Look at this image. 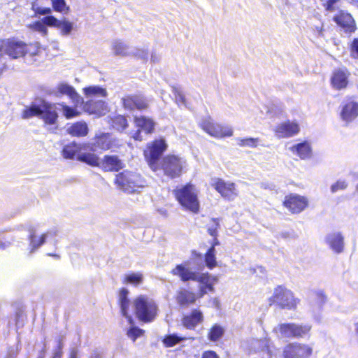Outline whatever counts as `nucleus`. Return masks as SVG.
Segmentation results:
<instances>
[{
    "mask_svg": "<svg viewBox=\"0 0 358 358\" xmlns=\"http://www.w3.org/2000/svg\"><path fill=\"white\" fill-rule=\"evenodd\" d=\"M194 256V264L196 265V268L191 267V262L189 260L185 261L180 264L176 266L171 273L176 276L180 278V280L185 282L189 280L199 282L200 285L207 284L210 282V275L208 273H200L204 268L202 255L196 251H192Z\"/></svg>",
    "mask_w": 358,
    "mask_h": 358,
    "instance_id": "obj_1",
    "label": "nucleus"
},
{
    "mask_svg": "<svg viewBox=\"0 0 358 358\" xmlns=\"http://www.w3.org/2000/svg\"><path fill=\"white\" fill-rule=\"evenodd\" d=\"M60 110L58 103H51L44 99L36 100L27 106L22 113L23 119L38 117L47 124H56L58 118L57 111Z\"/></svg>",
    "mask_w": 358,
    "mask_h": 358,
    "instance_id": "obj_2",
    "label": "nucleus"
},
{
    "mask_svg": "<svg viewBox=\"0 0 358 358\" xmlns=\"http://www.w3.org/2000/svg\"><path fill=\"white\" fill-rule=\"evenodd\" d=\"M115 184L123 192L132 194L145 187L146 181L140 173L127 170L116 175Z\"/></svg>",
    "mask_w": 358,
    "mask_h": 358,
    "instance_id": "obj_3",
    "label": "nucleus"
},
{
    "mask_svg": "<svg viewBox=\"0 0 358 358\" xmlns=\"http://www.w3.org/2000/svg\"><path fill=\"white\" fill-rule=\"evenodd\" d=\"M175 195L180 204L185 208L197 213L199 209V202L197 191L194 185L187 184L175 190Z\"/></svg>",
    "mask_w": 358,
    "mask_h": 358,
    "instance_id": "obj_4",
    "label": "nucleus"
},
{
    "mask_svg": "<svg viewBox=\"0 0 358 358\" xmlns=\"http://www.w3.org/2000/svg\"><path fill=\"white\" fill-rule=\"evenodd\" d=\"M133 303L136 317L141 321L150 322L154 320L157 315V305L152 299L139 296Z\"/></svg>",
    "mask_w": 358,
    "mask_h": 358,
    "instance_id": "obj_5",
    "label": "nucleus"
},
{
    "mask_svg": "<svg viewBox=\"0 0 358 358\" xmlns=\"http://www.w3.org/2000/svg\"><path fill=\"white\" fill-rule=\"evenodd\" d=\"M186 165V161L184 159L176 155H167L162 160L161 169L165 176L174 179L180 176Z\"/></svg>",
    "mask_w": 358,
    "mask_h": 358,
    "instance_id": "obj_6",
    "label": "nucleus"
},
{
    "mask_svg": "<svg viewBox=\"0 0 358 358\" xmlns=\"http://www.w3.org/2000/svg\"><path fill=\"white\" fill-rule=\"evenodd\" d=\"M311 329L309 324H298L295 323H285L279 324L275 329L278 336L281 338H303L306 336Z\"/></svg>",
    "mask_w": 358,
    "mask_h": 358,
    "instance_id": "obj_7",
    "label": "nucleus"
},
{
    "mask_svg": "<svg viewBox=\"0 0 358 358\" xmlns=\"http://www.w3.org/2000/svg\"><path fill=\"white\" fill-rule=\"evenodd\" d=\"M269 300L271 303H276L282 308L289 310L294 309L298 303V300L294 298L293 293L281 286L275 289L273 294Z\"/></svg>",
    "mask_w": 358,
    "mask_h": 358,
    "instance_id": "obj_8",
    "label": "nucleus"
},
{
    "mask_svg": "<svg viewBox=\"0 0 358 358\" xmlns=\"http://www.w3.org/2000/svg\"><path fill=\"white\" fill-rule=\"evenodd\" d=\"M166 149V144L164 140H156L144 152L145 159L153 171L159 169V160Z\"/></svg>",
    "mask_w": 358,
    "mask_h": 358,
    "instance_id": "obj_9",
    "label": "nucleus"
},
{
    "mask_svg": "<svg viewBox=\"0 0 358 358\" xmlns=\"http://www.w3.org/2000/svg\"><path fill=\"white\" fill-rule=\"evenodd\" d=\"M200 126L203 131L215 138L229 137L233 135V129L230 126L214 123L210 117L203 119Z\"/></svg>",
    "mask_w": 358,
    "mask_h": 358,
    "instance_id": "obj_10",
    "label": "nucleus"
},
{
    "mask_svg": "<svg viewBox=\"0 0 358 358\" xmlns=\"http://www.w3.org/2000/svg\"><path fill=\"white\" fill-rule=\"evenodd\" d=\"M134 123L138 129L136 131H131L129 135L136 141H142L143 140L141 134L142 131H144L145 134H150L154 131L155 123L149 117L134 116Z\"/></svg>",
    "mask_w": 358,
    "mask_h": 358,
    "instance_id": "obj_11",
    "label": "nucleus"
},
{
    "mask_svg": "<svg viewBox=\"0 0 358 358\" xmlns=\"http://www.w3.org/2000/svg\"><path fill=\"white\" fill-rule=\"evenodd\" d=\"M313 348L304 343H292L286 345L283 350L284 358H310Z\"/></svg>",
    "mask_w": 358,
    "mask_h": 358,
    "instance_id": "obj_12",
    "label": "nucleus"
},
{
    "mask_svg": "<svg viewBox=\"0 0 358 358\" xmlns=\"http://www.w3.org/2000/svg\"><path fill=\"white\" fill-rule=\"evenodd\" d=\"M41 0H35L31 3V8L34 11L36 16L45 15L42 20L45 27H58L60 20L53 15H51L52 8L50 7H44L41 6Z\"/></svg>",
    "mask_w": 358,
    "mask_h": 358,
    "instance_id": "obj_13",
    "label": "nucleus"
},
{
    "mask_svg": "<svg viewBox=\"0 0 358 358\" xmlns=\"http://www.w3.org/2000/svg\"><path fill=\"white\" fill-rule=\"evenodd\" d=\"M214 188L229 201H233L238 196V192L233 182H225L222 179H216L212 184Z\"/></svg>",
    "mask_w": 358,
    "mask_h": 358,
    "instance_id": "obj_14",
    "label": "nucleus"
},
{
    "mask_svg": "<svg viewBox=\"0 0 358 358\" xmlns=\"http://www.w3.org/2000/svg\"><path fill=\"white\" fill-rule=\"evenodd\" d=\"M341 117L350 122L358 116V102L352 99H345L341 103Z\"/></svg>",
    "mask_w": 358,
    "mask_h": 358,
    "instance_id": "obj_15",
    "label": "nucleus"
},
{
    "mask_svg": "<svg viewBox=\"0 0 358 358\" xmlns=\"http://www.w3.org/2000/svg\"><path fill=\"white\" fill-rule=\"evenodd\" d=\"M274 131L276 137L287 138L298 134L300 131V127L295 122L287 121L278 124Z\"/></svg>",
    "mask_w": 358,
    "mask_h": 358,
    "instance_id": "obj_16",
    "label": "nucleus"
},
{
    "mask_svg": "<svg viewBox=\"0 0 358 358\" xmlns=\"http://www.w3.org/2000/svg\"><path fill=\"white\" fill-rule=\"evenodd\" d=\"M308 204L306 198L299 195L286 196L284 205L293 213H299L303 210Z\"/></svg>",
    "mask_w": 358,
    "mask_h": 358,
    "instance_id": "obj_17",
    "label": "nucleus"
},
{
    "mask_svg": "<svg viewBox=\"0 0 358 358\" xmlns=\"http://www.w3.org/2000/svg\"><path fill=\"white\" fill-rule=\"evenodd\" d=\"M334 21L346 33H352L355 30V22L352 15L348 13L341 11L334 17Z\"/></svg>",
    "mask_w": 358,
    "mask_h": 358,
    "instance_id": "obj_18",
    "label": "nucleus"
},
{
    "mask_svg": "<svg viewBox=\"0 0 358 358\" xmlns=\"http://www.w3.org/2000/svg\"><path fill=\"white\" fill-rule=\"evenodd\" d=\"M124 166V162L116 155L104 156L100 164V167L105 171H119Z\"/></svg>",
    "mask_w": 358,
    "mask_h": 358,
    "instance_id": "obj_19",
    "label": "nucleus"
},
{
    "mask_svg": "<svg viewBox=\"0 0 358 358\" xmlns=\"http://www.w3.org/2000/svg\"><path fill=\"white\" fill-rule=\"evenodd\" d=\"M83 108L86 112L90 114L101 116L105 115L108 111V105L103 100L91 99L84 103Z\"/></svg>",
    "mask_w": 358,
    "mask_h": 358,
    "instance_id": "obj_20",
    "label": "nucleus"
},
{
    "mask_svg": "<svg viewBox=\"0 0 358 358\" xmlns=\"http://www.w3.org/2000/svg\"><path fill=\"white\" fill-rule=\"evenodd\" d=\"M123 106L125 109L129 110L146 109L148 106L147 100L141 96H127L122 99Z\"/></svg>",
    "mask_w": 358,
    "mask_h": 358,
    "instance_id": "obj_21",
    "label": "nucleus"
},
{
    "mask_svg": "<svg viewBox=\"0 0 358 358\" xmlns=\"http://www.w3.org/2000/svg\"><path fill=\"white\" fill-rule=\"evenodd\" d=\"M326 243L336 253H341L343 250L344 241L343 236L339 232H332L328 234L325 237Z\"/></svg>",
    "mask_w": 358,
    "mask_h": 358,
    "instance_id": "obj_22",
    "label": "nucleus"
},
{
    "mask_svg": "<svg viewBox=\"0 0 358 358\" xmlns=\"http://www.w3.org/2000/svg\"><path fill=\"white\" fill-rule=\"evenodd\" d=\"M87 145L75 142L65 145L62 150V155L66 159H74L82 150H87Z\"/></svg>",
    "mask_w": 358,
    "mask_h": 358,
    "instance_id": "obj_23",
    "label": "nucleus"
},
{
    "mask_svg": "<svg viewBox=\"0 0 358 358\" xmlns=\"http://www.w3.org/2000/svg\"><path fill=\"white\" fill-rule=\"evenodd\" d=\"M90 151L95 152L98 150H106L111 148V142L108 133H102L96 136L94 142L91 145H87Z\"/></svg>",
    "mask_w": 358,
    "mask_h": 358,
    "instance_id": "obj_24",
    "label": "nucleus"
},
{
    "mask_svg": "<svg viewBox=\"0 0 358 358\" xmlns=\"http://www.w3.org/2000/svg\"><path fill=\"white\" fill-rule=\"evenodd\" d=\"M203 313L201 310L194 309L189 315H184L182 318V325L188 329H194L203 321Z\"/></svg>",
    "mask_w": 358,
    "mask_h": 358,
    "instance_id": "obj_25",
    "label": "nucleus"
},
{
    "mask_svg": "<svg viewBox=\"0 0 358 358\" xmlns=\"http://www.w3.org/2000/svg\"><path fill=\"white\" fill-rule=\"evenodd\" d=\"M88 126L84 121H78L72 124H67L66 133L71 136L83 137L87 135Z\"/></svg>",
    "mask_w": 358,
    "mask_h": 358,
    "instance_id": "obj_26",
    "label": "nucleus"
},
{
    "mask_svg": "<svg viewBox=\"0 0 358 358\" xmlns=\"http://www.w3.org/2000/svg\"><path fill=\"white\" fill-rule=\"evenodd\" d=\"M129 291L122 288L119 294V302L122 315L126 317L130 324H132V317L129 315V308L130 306V301L128 299Z\"/></svg>",
    "mask_w": 358,
    "mask_h": 358,
    "instance_id": "obj_27",
    "label": "nucleus"
},
{
    "mask_svg": "<svg viewBox=\"0 0 358 358\" xmlns=\"http://www.w3.org/2000/svg\"><path fill=\"white\" fill-rule=\"evenodd\" d=\"M196 299L195 294L186 289H180L176 293V301L180 306L184 307L192 304Z\"/></svg>",
    "mask_w": 358,
    "mask_h": 358,
    "instance_id": "obj_28",
    "label": "nucleus"
},
{
    "mask_svg": "<svg viewBox=\"0 0 358 358\" xmlns=\"http://www.w3.org/2000/svg\"><path fill=\"white\" fill-rule=\"evenodd\" d=\"M289 149L293 153L297 155L301 159H307L311 157V147L309 143L306 141L294 145Z\"/></svg>",
    "mask_w": 358,
    "mask_h": 358,
    "instance_id": "obj_29",
    "label": "nucleus"
},
{
    "mask_svg": "<svg viewBox=\"0 0 358 358\" xmlns=\"http://www.w3.org/2000/svg\"><path fill=\"white\" fill-rule=\"evenodd\" d=\"M57 92L55 95L59 96L60 95H67L74 102H78L80 96L76 92L73 87L68 85L67 83H59L57 87Z\"/></svg>",
    "mask_w": 358,
    "mask_h": 358,
    "instance_id": "obj_30",
    "label": "nucleus"
},
{
    "mask_svg": "<svg viewBox=\"0 0 358 358\" xmlns=\"http://www.w3.org/2000/svg\"><path fill=\"white\" fill-rule=\"evenodd\" d=\"M348 76L342 70L336 71L331 77V84L336 90H341L346 87L348 85Z\"/></svg>",
    "mask_w": 358,
    "mask_h": 358,
    "instance_id": "obj_31",
    "label": "nucleus"
},
{
    "mask_svg": "<svg viewBox=\"0 0 358 358\" xmlns=\"http://www.w3.org/2000/svg\"><path fill=\"white\" fill-rule=\"evenodd\" d=\"M77 160L91 166H100L101 159L92 152H82L78 155Z\"/></svg>",
    "mask_w": 358,
    "mask_h": 358,
    "instance_id": "obj_32",
    "label": "nucleus"
},
{
    "mask_svg": "<svg viewBox=\"0 0 358 358\" xmlns=\"http://www.w3.org/2000/svg\"><path fill=\"white\" fill-rule=\"evenodd\" d=\"M84 93L87 97H106V90L99 86H90L84 88Z\"/></svg>",
    "mask_w": 358,
    "mask_h": 358,
    "instance_id": "obj_33",
    "label": "nucleus"
},
{
    "mask_svg": "<svg viewBox=\"0 0 358 358\" xmlns=\"http://www.w3.org/2000/svg\"><path fill=\"white\" fill-rule=\"evenodd\" d=\"M49 234V233L43 234L41 237L38 238L34 231H31L29 234L30 245L31 247V252L41 247L45 243Z\"/></svg>",
    "mask_w": 358,
    "mask_h": 358,
    "instance_id": "obj_34",
    "label": "nucleus"
},
{
    "mask_svg": "<svg viewBox=\"0 0 358 358\" xmlns=\"http://www.w3.org/2000/svg\"><path fill=\"white\" fill-rule=\"evenodd\" d=\"M127 118L123 115H117L112 120L113 127L120 132L124 131L128 127Z\"/></svg>",
    "mask_w": 358,
    "mask_h": 358,
    "instance_id": "obj_35",
    "label": "nucleus"
},
{
    "mask_svg": "<svg viewBox=\"0 0 358 358\" xmlns=\"http://www.w3.org/2000/svg\"><path fill=\"white\" fill-rule=\"evenodd\" d=\"M185 336H180L176 334L166 335L163 339V343L166 347H173L180 342L187 340Z\"/></svg>",
    "mask_w": 358,
    "mask_h": 358,
    "instance_id": "obj_36",
    "label": "nucleus"
},
{
    "mask_svg": "<svg viewBox=\"0 0 358 358\" xmlns=\"http://www.w3.org/2000/svg\"><path fill=\"white\" fill-rule=\"evenodd\" d=\"M205 264L209 269H213L217 266L215 257V248L210 247L205 255Z\"/></svg>",
    "mask_w": 358,
    "mask_h": 358,
    "instance_id": "obj_37",
    "label": "nucleus"
},
{
    "mask_svg": "<svg viewBox=\"0 0 358 358\" xmlns=\"http://www.w3.org/2000/svg\"><path fill=\"white\" fill-rule=\"evenodd\" d=\"M112 50L116 55H126L127 54L128 46L120 40H115L112 42Z\"/></svg>",
    "mask_w": 358,
    "mask_h": 358,
    "instance_id": "obj_38",
    "label": "nucleus"
},
{
    "mask_svg": "<svg viewBox=\"0 0 358 358\" xmlns=\"http://www.w3.org/2000/svg\"><path fill=\"white\" fill-rule=\"evenodd\" d=\"M143 276L141 273H131L125 275L124 282L137 286L143 282Z\"/></svg>",
    "mask_w": 358,
    "mask_h": 358,
    "instance_id": "obj_39",
    "label": "nucleus"
},
{
    "mask_svg": "<svg viewBox=\"0 0 358 358\" xmlns=\"http://www.w3.org/2000/svg\"><path fill=\"white\" fill-rule=\"evenodd\" d=\"M60 110H62L63 115L67 119L75 117L79 115L80 113L76 108L68 106L64 103H58Z\"/></svg>",
    "mask_w": 358,
    "mask_h": 358,
    "instance_id": "obj_40",
    "label": "nucleus"
},
{
    "mask_svg": "<svg viewBox=\"0 0 358 358\" xmlns=\"http://www.w3.org/2000/svg\"><path fill=\"white\" fill-rule=\"evenodd\" d=\"M237 144L241 147L257 148L259 142L258 138H236Z\"/></svg>",
    "mask_w": 358,
    "mask_h": 358,
    "instance_id": "obj_41",
    "label": "nucleus"
},
{
    "mask_svg": "<svg viewBox=\"0 0 358 358\" xmlns=\"http://www.w3.org/2000/svg\"><path fill=\"white\" fill-rule=\"evenodd\" d=\"M172 92L175 96L176 101L179 105L187 107V101L182 90L178 86H171Z\"/></svg>",
    "mask_w": 358,
    "mask_h": 358,
    "instance_id": "obj_42",
    "label": "nucleus"
},
{
    "mask_svg": "<svg viewBox=\"0 0 358 358\" xmlns=\"http://www.w3.org/2000/svg\"><path fill=\"white\" fill-rule=\"evenodd\" d=\"M224 329L218 325L215 324L211 329L208 334V338L212 341H216L220 339L224 334Z\"/></svg>",
    "mask_w": 358,
    "mask_h": 358,
    "instance_id": "obj_43",
    "label": "nucleus"
},
{
    "mask_svg": "<svg viewBox=\"0 0 358 358\" xmlns=\"http://www.w3.org/2000/svg\"><path fill=\"white\" fill-rule=\"evenodd\" d=\"M57 28L60 29L62 36H67L71 33L73 29V23L66 20H60V24Z\"/></svg>",
    "mask_w": 358,
    "mask_h": 358,
    "instance_id": "obj_44",
    "label": "nucleus"
},
{
    "mask_svg": "<svg viewBox=\"0 0 358 358\" xmlns=\"http://www.w3.org/2000/svg\"><path fill=\"white\" fill-rule=\"evenodd\" d=\"M50 2L52 8L57 12L63 13L65 10L66 12L69 10V7L66 6L65 0H50Z\"/></svg>",
    "mask_w": 358,
    "mask_h": 358,
    "instance_id": "obj_45",
    "label": "nucleus"
},
{
    "mask_svg": "<svg viewBox=\"0 0 358 358\" xmlns=\"http://www.w3.org/2000/svg\"><path fill=\"white\" fill-rule=\"evenodd\" d=\"M28 27L31 29L41 33L43 36H45L48 34V29L43 22V20L29 24Z\"/></svg>",
    "mask_w": 358,
    "mask_h": 358,
    "instance_id": "obj_46",
    "label": "nucleus"
},
{
    "mask_svg": "<svg viewBox=\"0 0 358 358\" xmlns=\"http://www.w3.org/2000/svg\"><path fill=\"white\" fill-rule=\"evenodd\" d=\"M327 297L321 291L315 294V304L313 306V310L320 311L322 305L326 302Z\"/></svg>",
    "mask_w": 358,
    "mask_h": 358,
    "instance_id": "obj_47",
    "label": "nucleus"
},
{
    "mask_svg": "<svg viewBox=\"0 0 358 358\" xmlns=\"http://www.w3.org/2000/svg\"><path fill=\"white\" fill-rule=\"evenodd\" d=\"M143 333L144 331L143 329L135 326H131L127 331V336L131 338L133 341H135L136 339L143 335Z\"/></svg>",
    "mask_w": 358,
    "mask_h": 358,
    "instance_id": "obj_48",
    "label": "nucleus"
},
{
    "mask_svg": "<svg viewBox=\"0 0 358 358\" xmlns=\"http://www.w3.org/2000/svg\"><path fill=\"white\" fill-rule=\"evenodd\" d=\"M220 227L218 219H213L212 224L208 229V234L213 237H217L218 236L217 229Z\"/></svg>",
    "mask_w": 358,
    "mask_h": 358,
    "instance_id": "obj_49",
    "label": "nucleus"
},
{
    "mask_svg": "<svg viewBox=\"0 0 358 358\" xmlns=\"http://www.w3.org/2000/svg\"><path fill=\"white\" fill-rule=\"evenodd\" d=\"M199 289L200 297L203 296L208 292H214V287L212 283L200 285Z\"/></svg>",
    "mask_w": 358,
    "mask_h": 358,
    "instance_id": "obj_50",
    "label": "nucleus"
},
{
    "mask_svg": "<svg viewBox=\"0 0 358 358\" xmlns=\"http://www.w3.org/2000/svg\"><path fill=\"white\" fill-rule=\"evenodd\" d=\"M347 186L348 184L345 180H338L336 183L331 186V191L332 193H335L338 190L345 189Z\"/></svg>",
    "mask_w": 358,
    "mask_h": 358,
    "instance_id": "obj_51",
    "label": "nucleus"
},
{
    "mask_svg": "<svg viewBox=\"0 0 358 358\" xmlns=\"http://www.w3.org/2000/svg\"><path fill=\"white\" fill-rule=\"evenodd\" d=\"M339 0H327L324 4L325 10L328 12H334L336 8V3Z\"/></svg>",
    "mask_w": 358,
    "mask_h": 358,
    "instance_id": "obj_52",
    "label": "nucleus"
},
{
    "mask_svg": "<svg viewBox=\"0 0 358 358\" xmlns=\"http://www.w3.org/2000/svg\"><path fill=\"white\" fill-rule=\"evenodd\" d=\"M350 52L352 57L358 59V38H355L351 44Z\"/></svg>",
    "mask_w": 358,
    "mask_h": 358,
    "instance_id": "obj_53",
    "label": "nucleus"
},
{
    "mask_svg": "<svg viewBox=\"0 0 358 358\" xmlns=\"http://www.w3.org/2000/svg\"><path fill=\"white\" fill-rule=\"evenodd\" d=\"M18 355V350L14 346H11L8 349V352L5 358H16Z\"/></svg>",
    "mask_w": 358,
    "mask_h": 358,
    "instance_id": "obj_54",
    "label": "nucleus"
},
{
    "mask_svg": "<svg viewBox=\"0 0 358 358\" xmlns=\"http://www.w3.org/2000/svg\"><path fill=\"white\" fill-rule=\"evenodd\" d=\"M202 358H219V357L215 352L210 350L203 352Z\"/></svg>",
    "mask_w": 358,
    "mask_h": 358,
    "instance_id": "obj_55",
    "label": "nucleus"
},
{
    "mask_svg": "<svg viewBox=\"0 0 358 358\" xmlns=\"http://www.w3.org/2000/svg\"><path fill=\"white\" fill-rule=\"evenodd\" d=\"M138 57L141 58L143 61H147L148 58V52L145 50H138V53L136 54Z\"/></svg>",
    "mask_w": 358,
    "mask_h": 358,
    "instance_id": "obj_56",
    "label": "nucleus"
},
{
    "mask_svg": "<svg viewBox=\"0 0 358 358\" xmlns=\"http://www.w3.org/2000/svg\"><path fill=\"white\" fill-rule=\"evenodd\" d=\"M78 350L77 348L73 347L71 348L69 358H78Z\"/></svg>",
    "mask_w": 358,
    "mask_h": 358,
    "instance_id": "obj_57",
    "label": "nucleus"
},
{
    "mask_svg": "<svg viewBox=\"0 0 358 358\" xmlns=\"http://www.w3.org/2000/svg\"><path fill=\"white\" fill-rule=\"evenodd\" d=\"M64 335H62V336H59V338L57 340V346L56 349L63 350V348H64L63 340H64Z\"/></svg>",
    "mask_w": 358,
    "mask_h": 358,
    "instance_id": "obj_58",
    "label": "nucleus"
},
{
    "mask_svg": "<svg viewBox=\"0 0 358 358\" xmlns=\"http://www.w3.org/2000/svg\"><path fill=\"white\" fill-rule=\"evenodd\" d=\"M63 355L62 350L55 349L53 353L52 358H62Z\"/></svg>",
    "mask_w": 358,
    "mask_h": 358,
    "instance_id": "obj_59",
    "label": "nucleus"
},
{
    "mask_svg": "<svg viewBox=\"0 0 358 358\" xmlns=\"http://www.w3.org/2000/svg\"><path fill=\"white\" fill-rule=\"evenodd\" d=\"M45 347L39 351L37 358H45Z\"/></svg>",
    "mask_w": 358,
    "mask_h": 358,
    "instance_id": "obj_60",
    "label": "nucleus"
},
{
    "mask_svg": "<svg viewBox=\"0 0 358 358\" xmlns=\"http://www.w3.org/2000/svg\"><path fill=\"white\" fill-rule=\"evenodd\" d=\"M219 245H220V241H218L217 237H214L213 242L212 243L211 247H214V248H215V246Z\"/></svg>",
    "mask_w": 358,
    "mask_h": 358,
    "instance_id": "obj_61",
    "label": "nucleus"
},
{
    "mask_svg": "<svg viewBox=\"0 0 358 358\" xmlns=\"http://www.w3.org/2000/svg\"><path fill=\"white\" fill-rule=\"evenodd\" d=\"M159 60V57H157L155 54H152V56H151V62H157Z\"/></svg>",
    "mask_w": 358,
    "mask_h": 358,
    "instance_id": "obj_62",
    "label": "nucleus"
},
{
    "mask_svg": "<svg viewBox=\"0 0 358 358\" xmlns=\"http://www.w3.org/2000/svg\"><path fill=\"white\" fill-rule=\"evenodd\" d=\"M355 325V331L357 335H358V319H356L354 323Z\"/></svg>",
    "mask_w": 358,
    "mask_h": 358,
    "instance_id": "obj_63",
    "label": "nucleus"
},
{
    "mask_svg": "<svg viewBox=\"0 0 358 358\" xmlns=\"http://www.w3.org/2000/svg\"><path fill=\"white\" fill-rule=\"evenodd\" d=\"M9 244L8 243H3L2 241H0V248L1 249H6L7 247H8Z\"/></svg>",
    "mask_w": 358,
    "mask_h": 358,
    "instance_id": "obj_64",
    "label": "nucleus"
}]
</instances>
